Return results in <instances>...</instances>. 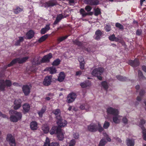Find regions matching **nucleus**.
I'll return each mask as SVG.
<instances>
[{
  "mask_svg": "<svg viewBox=\"0 0 146 146\" xmlns=\"http://www.w3.org/2000/svg\"><path fill=\"white\" fill-rule=\"evenodd\" d=\"M42 130L44 133H46L49 132V128L47 125L44 124L42 127Z\"/></svg>",
  "mask_w": 146,
  "mask_h": 146,
  "instance_id": "obj_27",
  "label": "nucleus"
},
{
  "mask_svg": "<svg viewBox=\"0 0 146 146\" xmlns=\"http://www.w3.org/2000/svg\"><path fill=\"white\" fill-rule=\"evenodd\" d=\"M0 116L4 118H7V115H6L3 114L0 111Z\"/></svg>",
  "mask_w": 146,
  "mask_h": 146,
  "instance_id": "obj_61",
  "label": "nucleus"
},
{
  "mask_svg": "<svg viewBox=\"0 0 146 146\" xmlns=\"http://www.w3.org/2000/svg\"><path fill=\"white\" fill-rule=\"evenodd\" d=\"M138 76L140 78H145L141 71L139 70L138 72Z\"/></svg>",
  "mask_w": 146,
  "mask_h": 146,
  "instance_id": "obj_50",
  "label": "nucleus"
},
{
  "mask_svg": "<svg viewBox=\"0 0 146 146\" xmlns=\"http://www.w3.org/2000/svg\"><path fill=\"white\" fill-rule=\"evenodd\" d=\"M88 129L91 132H95L98 130L100 132L104 131L103 128L99 122L91 123L88 126Z\"/></svg>",
  "mask_w": 146,
  "mask_h": 146,
  "instance_id": "obj_1",
  "label": "nucleus"
},
{
  "mask_svg": "<svg viewBox=\"0 0 146 146\" xmlns=\"http://www.w3.org/2000/svg\"><path fill=\"white\" fill-rule=\"evenodd\" d=\"M102 85L103 87L105 89H107L108 88V85L106 82L104 81L102 82Z\"/></svg>",
  "mask_w": 146,
  "mask_h": 146,
  "instance_id": "obj_46",
  "label": "nucleus"
},
{
  "mask_svg": "<svg viewBox=\"0 0 146 146\" xmlns=\"http://www.w3.org/2000/svg\"><path fill=\"white\" fill-rule=\"evenodd\" d=\"M24 111L25 112H27L30 108L29 105L27 104H25L23 106Z\"/></svg>",
  "mask_w": 146,
  "mask_h": 146,
  "instance_id": "obj_25",
  "label": "nucleus"
},
{
  "mask_svg": "<svg viewBox=\"0 0 146 146\" xmlns=\"http://www.w3.org/2000/svg\"><path fill=\"white\" fill-rule=\"evenodd\" d=\"M141 129L142 130L143 139L144 140H146V129L144 127H142Z\"/></svg>",
  "mask_w": 146,
  "mask_h": 146,
  "instance_id": "obj_43",
  "label": "nucleus"
},
{
  "mask_svg": "<svg viewBox=\"0 0 146 146\" xmlns=\"http://www.w3.org/2000/svg\"><path fill=\"white\" fill-rule=\"evenodd\" d=\"M104 29L106 31L109 32L111 30V26L109 24H107L105 27Z\"/></svg>",
  "mask_w": 146,
  "mask_h": 146,
  "instance_id": "obj_47",
  "label": "nucleus"
},
{
  "mask_svg": "<svg viewBox=\"0 0 146 146\" xmlns=\"http://www.w3.org/2000/svg\"><path fill=\"white\" fill-rule=\"evenodd\" d=\"M78 60L80 63L84 62L83 58L82 56L79 57L78 58Z\"/></svg>",
  "mask_w": 146,
  "mask_h": 146,
  "instance_id": "obj_59",
  "label": "nucleus"
},
{
  "mask_svg": "<svg viewBox=\"0 0 146 146\" xmlns=\"http://www.w3.org/2000/svg\"><path fill=\"white\" fill-rule=\"evenodd\" d=\"M79 12L80 14L82 15L83 17H85L87 15H91L90 13H86L83 9H81Z\"/></svg>",
  "mask_w": 146,
  "mask_h": 146,
  "instance_id": "obj_24",
  "label": "nucleus"
},
{
  "mask_svg": "<svg viewBox=\"0 0 146 146\" xmlns=\"http://www.w3.org/2000/svg\"><path fill=\"white\" fill-rule=\"evenodd\" d=\"M129 64L133 67L137 66L139 64V60L137 59H135L133 61L132 60H129Z\"/></svg>",
  "mask_w": 146,
  "mask_h": 146,
  "instance_id": "obj_15",
  "label": "nucleus"
},
{
  "mask_svg": "<svg viewBox=\"0 0 146 146\" xmlns=\"http://www.w3.org/2000/svg\"><path fill=\"white\" fill-rule=\"evenodd\" d=\"M117 79L120 81H125L127 80L125 77H123L121 76H116Z\"/></svg>",
  "mask_w": 146,
  "mask_h": 146,
  "instance_id": "obj_41",
  "label": "nucleus"
},
{
  "mask_svg": "<svg viewBox=\"0 0 146 146\" xmlns=\"http://www.w3.org/2000/svg\"><path fill=\"white\" fill-rule=\"evenodd\" d=\"M63 18V16L62 14H60L58 15L56 21L54 22V24H56Z\"/></svg>",
  "mask_w": 146,
  "mask_h": 146,
  "instance_id": "obj_30",
  "label": "nucleus"
},
{
  "mask_svg": "<svg viewBox=\"0 0 146 146\" xmlns=\"http://www.w3.org/2000/svg\"><path fill=\"white\" fill-rule=\"evenodd\" d=\"M87 1V3L91 5H97L98 3V0H90Z\"/></svg>",
  "mask_w": 146,
  "mask_h": 146,
  "instance_id": "obj_31",
  "label": "nucleus"
},
{
  "mask_svg": "<svg viewBox=\"0 0 146 146\" xmlns=\"http://www.w3.org/2000/svg\"><path fill=\"white\" fill-rule=\"evenodd\" d=\"M60 129L56 126H54L50 129V133L51 135H53L55 133H57Z\"/></svg>",
  "mask_w": 146,
  "mask_h": 146,
  "instance_id": "obj_19",
  "label": "nucleus"
},
{
  "mask_svg": "<svg viewBox=\"0 0 146 146\" xmlns=\"http://www.w3.org/2000/svg\"><path fill=\"white\" fill-rule=\"evenodd\" d=\"M80 85L81 87L83 88H85L88 86L86 82H84L81 83Z\"/></svg>",
  "mask_w": 146,
  "mask_h": 146,
  "instance_id": "obj_52",
  "label": "nucleus"
},
{
  "mask_svg": "<svg viewBox=\"0 0 146 146\" xmlns=\"http://www.w3.org/2000/svg\"><path fill=\"white\" fill-rule=\"evenodd\" d=\"M82 74V72L81 71H77L76 72V76H80Z\"/></svg>",
  "mask_w": 146,
  "mask_h": 146,
  "instance_id": "obj_64",
  "label": "nucleus"
},
{
  "mask_svg": "<svg viewBox=\"0 0 146 146\" xmlns=\"http://www.w3.org/2000/svg\"><path fill=\"white\" fill-rule=\"evenodd\" d=\"M145 123V121L143 119L141 120L140 123L139 124V126L141 127V128L142 127H144L142 126V125L144 124Z\"/></svg>",
  "mask_w": 146,
  "mask_h": 146,
  "instance_id": "obj_58",
  "label": "nucleus"
},
{
  "mask_svg": "<svg viewBox=\"0 0 146 146\" xmlns=\"http://www.w3.org/2000/svg\"><path fill=\"white\" fill-rule=\"evenodd\" d=\"M57 123L59 126L64 127L66 126L67 122L65 120L62 119L60 116L57 117Z\"/></svg>",
  "mask_w": 146,
  "mask_h": 146,
  "instance_id": "obj_7",
  "label": "nucleus"
},
{
  "mask_svg": "<svg viewBox=\"0 0 146 146\" xmlns=\"http://www.w3.org/2000/svg\"><path fill=\"white\" fill-rule=\"evenodd\" d=\"M76 143V141L74 139L71 140L68 143V146H74Z\"/></svg>",
  "mask_w": 146,
  "mask_h": 146,
  "instance_id": "obj_39",
  "label": "nucleus"
},
{
  "mask_svg": "<svg viewBox=\"0 0 146 146\" xmlns=\"http://www.w3.org/2000/svg\"><path fill=\"white\" fill-rule=\"evenodd\" d=\"M30 127L32 130H36L38 129V124L36 122L33 121L30 123Z\"/></svg>",
  "mask_w": 146,
  "mask_h": 146,
  "instance_id": "obj_17",
  "label": "nucleus"
},
{
  "mask_svg": "<svg viewBox=\"0 0 146 146\" xmlns=\"http://www.w3.org/2000/svg\"><path fill=\"white\" fill-rule=\"evenodd\" d=\"M107 142L104 139H102L100 141L99 144V146H103Z\"/></svg>",
  "mask_w": 146,
  "mask_h": 146,
  "instance_id": "obj_44",
  "label": "nucleus"
},
{
  "mask_svg": "<svg viewBox=\"0 0 146 146\" xmlns=\"http://www.w3.org/2000/svg\"><path fill=\"white\" fill-rule=\"evenodd\" d=\"M28 57H25L22 58H18V63H22L25 62L28 59Z\"/></svg>",
  "mask_w": 146,
  "mask_h": 146,
  "instance_id": "obj_36",
  "label": "nucleus"
},
{
  "mask_svg": "<svg viewBox=\"0 0 146 146\" xmlns=\"http://www.w3.org/2000/svg\"><path fill=\"white\" fill-rule=\"evenodd\" d=\"M110 124L109 122L106 121L104 122L103 125V127H102L103 129H107L109 127Z\"/></svg>",
  "mask_w": 146,
  "mask_h": 146,
  "instance_id": "obj_37",
  "label": "nucleus"
},
{
  "mask_svg": "<svg viewBox=\"0 0 146 146\" xmlns=\"http://www.w3.org/2000/svg\"><path fill=\"white\" fill-rule=\"evenodd\" d=\"M126 142L127 146H134V140L132 139L127 138Z\"/></svg>",
  "mask_w": 146,
  "mask_h": 146,
  "instance_id": "obj_18",
  "label": "nucleus"
},
{
  "mask_svg": "<svg viewBox=\"0 0 146 146\" xmlns=\"http://www.w3.org/2000/svg\"><path fill=\"white\" fill-rule=\"evenodd\" d=\"M123 122L125 124H127L128 123V120L125 117H124L122 119Z\"/></svg>",
  "mask_w": 146,
  "mask_h": 146,
  "instance_id": "obj_57",
  "label": "nucleus"
},
{
  "mask_svg": "<svg viewBox=\"0 0 146 146\" xmlns=\"http://www.w3.org/2000/svg\"><path fill=\"white\" fill-rule=\"evenodd\" d=\"M102 35V33L100 30H97L95 33V38L96 40L99 39Z\"/></svg>",
  "mask_w": 146,
  "mask_h": 146,
  "instance_id": "obj_28",
  "label": "nucleus"
},
{
  "mask_svg": "<svg viewBox=\"0 0 146 146\" xmlns=\"http://www.w3.org/2000/svg\"><path fill=\"white\" fill-rule=\"evenodd\" d=\"M45 70L48 71L50 74H52L56 73V68L53 66L47 68Z\"/></svg>",
  "mask_w": 146,
  "mask_h": 146,
  "instance_id": "obj_22",
  "label": "nucleus"
},
{
  "mask_svg": "<svg viewBox=\"0 0 146 146\" xmlns=\"http://www.w3.org/2000/svg\"><path fill=\"white\" fill-rule=\"evenodd\" d=\"M52 76H50L46 77L43 82V84L45 86H48L51 83Z\"/></svg>",
  "mask_w": 146,
  "mask_h": 146,
  "instance_id": "obj_13",
  "label": "nucleus"
},
{
  "mask_svg": "<svg viewBox=\"0 0 146 146\" xmlns=\"http://www.w3.org/2000/svg\"><path fill=\"white\" fill-rule=\"evenodd\" d=\"M106 112L108 114L112 115H113L119 113V111L117 109L111 107L108 108L107 109Z\"/></svg>",
  "mask_w": 146,
  "mask_h": 146,
  "instance_id": "obj_4",
  "label": "nucleus"
},
{
  "mask_svg": "<svg viewBox=\"0 0 146 146\" xmlns=\"http://www.w3.org/2000/svg\"><path fill=\"white\" fill-rule=\"evenodd\" d=\"M65 77V75L63 72H61L58 76V80L60 82H62L63 81Z\"/></svg>",
  "mask_w": 146,
  "mask_h": 146,
  "instance_id": "obj_23",
  "label": "nucleus"
},
{
  "mask_svg": "<svg viewBox=\"0 0 146 146\" xmlns=\"http://www.w3.org/2000/svg\"><path fill=\"white\" fill-rule=\"evenodd\" d=\"M80 108L82 110H85V104L81 105L80 107Z\"/></svg>",
  "mask_w": 146,
  "mask_h": 146,
  "instance_id": "obj_62",
  "label": "nucleus"
},
{
  "mask_svg": "<svg viewBox=\"0 0 146 146\" xmlns=\"http://www.w3.org/2000/svg\"><path fill=\"white\" fill-rule=\"evenodd\" d=\"M6 140L8 141L11 146H15L16 143L14 137L11 134L7 135Z\"/></svg>",
  "mask_w": 146,
  "mask_h": 146,
  "instance_id": "obj_6",
  "label": "nucleus"
},
{
  "mask_svg": "<svg viewBox=\"0 0 146 146\" xmlns=\"http://www.w3.org/2000/svg\"><path fill=\"white\" fill-rule=\"evenodd\" d=\"M46 111V109L45 108H42L40 110L38 111V114L39 115V117H42V116L43 114Z\"/></svg>",
  "mask_w": 146,
  "mask_h": 146,
  "instance_id": "obj_40",
  "label": "nucleus"
},
{
  "mask_svg": "<svg viewBox=\"0 0 146 146\" xmlns=\"http://www.w3.org/2000/svg\"><path fill=\"white\" fill-rule=\"evenodd\" d=\"M52 54L49 53L48 54L44 56L41 60V62H45L49 61V60L52 57Z\"/></svg>",
  "mask_w": 146,
  "mask_h": 146,
  "instance_id": "obj_14",
  "label": "nucleus"
},
{
  "mask_svg": "<svg viewBox=\"0 0 146 146\" xmlns=\"http://www.w3.org/2000/svg\"><path fill=\"white\" fill-rule=\"evenodd\" d=\"M60 62V61L59 59H56L53 62L52 65L54 66H57L59 64Z\"/></svg>",
  "mask_w": 146,
  "mask_h": 146,
  "instance_id": "obj_45",
  "label": "nucleus"
},
{
  "mask_svg": "<svg viewBox=\"0 0 146 146\" xmlns=\"http://www.w3.org/2000/svg\"><path fill=\"white\" fill-rule=\"evenodd\" d=\"M122 117V116L119 114L115 115L113 117V121L115 123H119L120 122Z\"/></svg>",
  "mask_w": 146,
  "mask_h": 146,
  "instance_id": "obj_12",
  "label": "nucleus"
},
{
  "mask_svg": "<svg viewBox=\"0 0 146 146\" xmlns=\"http://www.w3.org/2000/svg\"><path fill=\"white\" fill-rule=\"evenodd\" d=\"M85 62L80 63V68L81 69L83 70L84 69Z\"/></svg>",
  "mask_w": 146,
  "mask_h": 146,
  "instance_id": "obj_56",
  "label": "nucleus"
},
{
  "mask_svg": "<svg viewBox=\"0 0 146 146\" xmlns=\"http://www.w3.org/2000/svg\"><path fill=\"white\" fill-rule=\"evenodd\" d=\"M56 4V2L55 1H51L48 2H46L44 6L45 7H48L50 6H52Z\"/></svg>",
  "mask_w": 146,
  "mask_h": 146,
  "instance_id": "obj_20",
  "label": "nucleus"
},
{
  "mask_svg": "<svg viewBox=\"0 0 146 146\" xmlns=\"http://www.w3.org/2000/svg\"><path fill=\"white\" fill-rule=\"evenodd\" d=\"M9 113L10 114H14L10 116V119L11 121L13 122H17L18 121L21 120L22 117V114L20 112L15 111L13 110L9 111Z\"/></svg>",
  "mask_w": 146,
  "mask_h": 146,
  "instance_id": "obj_2",
  "label": "nucleus"
},
{
  "mask_svg": "<svg viewBox=\"0 0 146 146\" xmlns=\"http://www.w3.org/2000/svg\"><path fill=\"white\" fill-rule=\"evenodd\" d=\"M100 10L99 8L96 9L95 11V15L97 16L100 13Z\"/></svg>",
  "mask_w": 146,
  "mask_h": 146,
  "instance_id": "obj_51",
  "label": "nucleus"
},
{
  "mask_svg": "<svg viewBox=\"0 0 146 146\" xmlns=\"http://www.w3.org/2000/svg\"><path fill=\"white\" fill-rule=\"evenodd\" d=\"M76 143V141L74 139L71 140L68 143V146H74Z\"/></svg>",
  "mask_w": 146,
  "mask_h": 146,
  "instance_id": "obj_38",
  "label": "nucleus"
},
{
  "mask_svg": "<svg viewBox=\"0 0 146 146\" xmlns=\"http://www.w3.org/2000/svg\"><path fill=\"white\" fill-rule=\"evenodd\" d=\"M104 69L102 68H96L92 71V74L94 76H98L100 75L103 72Z\"/></svg>",
  "mask_w": 146,
  "mask_h": 146,
  "instance_id": "obj_8",
  "label": "nucleus"
},
{
  "mask_svg": "<svg viewBox=\"0 0 146 146\" xmlns=\"http://www.w3.org/2000/svg\"><path fill=\"white\" fill-rule=\"evenodd\" d=\"M11 82L10 80H6L5 81L4 80H0V90H4L6 86L9 87L11 86Z\"/></svg>",
  "mask_w": 146,
  "mask_h": 146,
  "instance_id": "obj_3",
  "label": "nucleus"
},
{
  "mask_svg": "<svg viewBox=\"0 0 146 146\" xmlns=\"http://www.w3.org/2000/svg\"><path fill=\"white\" fill-rule=\"evenodd\" d=\"M109 40L112 41L117 42L119 40L118 38H117L115 37V35L114 34H113L112 35L110 36L109 37Z\"/></svg>",
  "mask_w": 146,
  "mask_h": 146,
  "instance_id": "obj_32",
  "label": "nucleus"
},
{
  "mask_svg": "<svg viewBox=\"0 0 146 146\" xmlns=\"http://www.w3.org/2000/svg\"><path fill=\"white\" fill-rule=\"evenodd\" d=\"M48 35H45L42 36L38 40V41L40 42H41L44 41L48 37Z\"/></svg>",
  "mask_w": 146,
  "mask_h": 146,
  "instance_id": "obj_42",
  "label": "nucleus"
},
{
  "mask_svg": "<svg viewBox=\"0 0 146 146\" xmlns=\"http://www.w3.org/2000/svg\"><path fill=\"white\" fill-rule=\"evenodd\" d=\"M21 100L20 99L15 100L14 102V109L15 110L19 109L21 106Z\"/></svg>",
  "mask_w": 146,
  "mask_h": 146,
  "instance_id": "obj_11",
  "label": "nucleus"
},
{
  "mask_svg": "<svg viewBox=\"0 0 146 146\" xmlns=\"http://www.w3.org/2000/svg\"><path fill=\"white\" fill-rule=\"evenodd\" d=\"M23 10V8L17 7L15 9H13V11L15 14H18L22 11Z\"/></svg>",
  "mask_w": 146,
  "mask_h": 146,
  "instance_id": "obj_35",
  "label": "nucleus"
},
{
  "mask_svg": "<svg viewBox=\"0 0 146 146\" xmlns=\"http://www.w3.org/2000/svg\"><path fill=\"white\" fill-rule=\"evenodd\" d=\"M31 88V85H25L23 86V91L25 95L27 96L29 94Z\"/></svg>",
  "mask_w": 146,
  "mask_h": 146,
  "instance_id": "obj_10",
  "label": "nucleus"
},
{
  "mask_svg": "<svg viewBox=\"0 0 146 146\" xmlns=\"http://www.w3.org/2000/svg\"><path fill=\"white\" fill-rule=\"evenodd\" d=\"M85 110L87 111H90V108L89 105L87 104H85Z\"/></svg>",
  "mask_w": 146,
  "mask_h": 146,
  "instance_id": "obj_55",
  "label": "nucleus"
},
{
  "mask_svg": "<svg viewBox=\"0 0 146 146\" xmlns=\"http://www.w3.org/2000/svg\"><path fill=\"white\" fill-rule=\"evenodd\" d=\"M73 136L75 139H78L79 137V134L77 133H74L73 135Z\"/></svg>",
  "mask_w": 146,
  "mask_h": 146,
  "instance_id": "obj_54",
  "label": "nucleus"
},
{
  "mask_svg": "<svg viewBox=\"0 0 146 146\" xmlns=\"http://www.w3.org/2000/svg\"><path fill=\"white\" fill-rule=\"evenodd\" d=\"M57 133V137L58 139L59 140H62L64 138V132L61 129H60Z\"/></svg>",
  "mask_w": 146,
  "mask_h": 146,
  "instance_id": "obj_16",
  "label": "nucleus"
},
{
  "mask_svg": "<svg viewBox=\"0 0 146 146\" xmlns=\"http://www.w3.org/2000/svg\"><path fill=\"white\" fill-rule=\"evenodd\" d=\"M52 112L56 116V118L57 119V117H58L59 116H60V111L59 109H57L54 110Z\"/></svg>",
  "mask_w": 146,
  "mask_h": 146,
  "instance_id": "obj_29",
  "label": "nucleus"
},
{
  "mask_svg": "<svg viewBox=\"0 0 146 146\" xmlns=\"http://www.w3.org/2000/svg\"><path fill=\"white\" fill-rule=\"evenodd\" d=\"M68 36H65L60 37L58 39V40L59 42H60L66 39Z\"/></svg>",
  "mask_w": 146,
  "mask_h": 146,
  "instance_id": "obj_53",
  "label": "nucleus"
},
{
  "mask_svg": "<svg viewBox=\"0 0 146 146\" xmlns=\"http://www.w3.org/2000/svg\"><path fill=\"white\" fill-rule=\"evenodd\" d=\"M76 96V94L74 93L69 94L67 97V102L69 103L72 102L74 101Z\"/></svg>",
  "mask_w": 146,
  "mask_h": 146,
  "instance_id": "obj_5",
  "label": "nucleus"
},
{
  "mask_svg": "<svg viewBox=\"0 0 146 146\" xmlns=\"http://www.w3.org/2000/svg\"><path fill=\"white\" fill-rule=\"evenodd\" d=\"M17 62L18 63V58H17L13 60L11 63L9 64L7 66H6L5 68H6L7 67H9L12 65L14 64H15Z\"/></svg>",
  "mask_w": 146,
  "mask_h": 146,
  "instance_id": "obj_34",
  "label": "nucleus"
},
{
  "mask_svg": "<svg viewBox=\"0 0 146 146\" xmlns=\"http://www.w3.org/2000/svg\"><path fill=\"white\" fill-rule=\"evenodd\" d=\"M73 43L78 46H81L82 45V43L78 41L77 40H76L73 41Z\"/></svg>",
  "mask_w": 146,
  "mask_h": 146,
  "instance_id": "obj_49",
  "label": "nucleus"
},
{
  "mask_svg": "<svg viewBox=\"0 0 146 146\" xmlns=\"http://www.w3.org/2000/svg\"><path fill=\"white\" fill-rule=\"evenodd\" d=\"M50 142L49 138L46 137L43 146H60L57 142H52L50 143Z\"/></svg>",
  "mask_w": 146,
  "mask_h": 146,
  "instance_id": "obj_9",
  "label": "nucleus"
},
{
  "mask_svg": "<svg viewBox=\"0 0 146 146\" xmlns=\"http://www.w3.org/2000/svg\"><path fill=\"white\" fill-rule=\"evenodd\" d=\"M92 8L89 6H87L85 7V10L88 12L90 11L92 9Z\"/></svg>",
  "mask_w": 146,
  "mask_h": 146,
  "instance_id": "obj_60",
  "label": "nucleus"
},
{
  "mask_svg": "<svg viewBox=\"0 0 146 146\" xmlns=\"http://www.w3.org/2000/svg\"><path fill=\"white\" fill-rule=\"evenodd\" d=\"M17 62L18 63V58H17L13 60L11 63L9 64L7 66H6L5 68H6L7 67H9L12 65L14 64H15Z\"/></svg>",
  "mask_w": 146,
  "mask_h": 146,
  "instance_id": "obj_33",
  "label": "nucleus"
},
{
  "mask_svg": "<svg viewBox=\"0 0 146 146\" xmlns=\"http://www.w3.org/2000/svg\"><path fill=\"white\" fill-rule=\"evenodd\" d=\"M72 109L74 111L76 110H75V108L74 107H73L72 106H70L68 109L70 111Z\"/></svg>",
  "mask_w": 146,
  "mask_h": 146,
  "instance_id": "obj_63",
  "label": "nucleus"
},
{
  "mask_svg": "<svg viewBox=\"0 0 146 146\" xmlns=\"http://www.w3.org/2000/svg\"><path fill=\"white\" fill-rule=\"evenodd\" d=\"M115 27L118 28H119L120 29H123V27L121 24L119 23H116L115 25Z\"/></svg>",
  "mask_w": 146,
  "mask_h": 146,
  "instance_id": "obj_48",
  "label": "nucleus"
},
{
  "mask_svg": "<svg viewBox=\"0 0 146 146\" xmlns=\"http://www.w3.org/2000/svg\"><path fill=\"white\" fill-rule=\"evenodd\" d=\"M34 32L32 30L29 31L26 34L27 37L28 39L32 38L34 36Z\"/></svg>",
  "mask_w": 146,
  "mask_h": 146,
  "instance_id": "obj_26",
  "label": "nucleus"
},
{
  "mask_svg": "<svg viewBox=\"0 0 146 146\" xmlns=\"http://www.w3.org/2000/svg\"><path fill=\"white\" fill-rule=\"evenodd\" d=\"M50 24L46 25L45 27L42 29L40 31V33L42 34H44L47 31L50 29Z\"/></svg>",
  "mask_w": 146,
  "mask_h": 146,
  "instance_id": "obj_21",
  "label": "nucleus"
}]
</instances>
